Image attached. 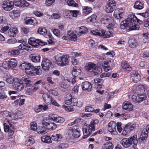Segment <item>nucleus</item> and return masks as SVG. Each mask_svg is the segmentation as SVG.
<instances>
[{
    "label": "nucleus",
    "instance_id": "obj_1",
    "mask_svg": "<svg viewBox=\"0 0 149 149\" xmlns=\"http://www.w3.org/2000/svg\"><path fill=\"white\" fill-rule=\"evenodd\" d=\"M136 22L139 24L143 23L142 20L138 19L134 14L129 15L126 19L121 22L120 27L122 29H125L127 31L132 30H138L139 26L136 24Z\"/></svg>",
    "mask_w": 149,
    "mask_h": 149
},
{
    "label": "nucleus",
    "instance_id": "obj_2",
    "mask_svg": "<svg viewBox=\"0 0 149 149\" xmlns=\"http://www.w3.org/2000/svg\"><path fill=\"white\" fill-rule=\"evenodd\" d=\"M20 66L22 69L25 70L26 74L29 75H33L35 73L38 75L40 74V66L34 67L31 63L27 62H24Z\"/></svg>",
    "mask_w": 149,
    "mask_h": 149
},
{
    "label": "nucleus",
    "instance_id": "obj_3",
    "mask_svg": "<svg viewBox=\"0 0 149 149\" xmlns=\"http://www.w3.org/2000/svg\"><path fill=\"white\" fill-rule=\"evenodd\" d=\"M95 123L94 121L91 122L89 125H84L82 128L84 137L83 138H86L92 133V131L95 130Z\"/></svg>",
    "mask_w": 149,
    "mask_h": 149
},
{
    "label": "nucleus",
    "instance_id": "obj_4",
    "mask_svg": "<svg viewBox=\"0 0 149 149\" xmlns=\"http://www.w3.org/2000/svg\"><path fill=\"white\" fill-rule=\"evenodd\" d=\"M42 125L47 129L52 130H55L57 127V125L53 121H50L48 119L43 120Z\"/></svg>",
    "mask_w": 149,
    "mask_h": 149
},
{
    "label": "nucleus",
    "instance_id": "obj_5",
    "mask_svg": "<svg viewBox=\"0 0 149 149\" xmlns=\"http://www.w3.org/2000/svg\"><path fill=\"white\" fill-rule=\"evenodd\" d=\"M29 44L34 47H38L39 45L43 46L45 45L47 43H45L41 40L36 39L34 38H30L29 40Z\"/></svg>",
    "mask_w": 149,
    "mask_h": 149
},
{
    "label": "nucleus",
    "instance_id": "obj_6",
    "mask_svg": "<svg viewBox=\"0 0 149 149\" xmlns=\"http://www.w3.org/2000/svg\"><path fill=\"white\" fill-rule=\"evenodd\" d=\"M69 56L64 55L59 57L57 60V62L59 65L64 66L68 65L69 61L68 59Z\"/></svg>",
    "mask_w": 149,
    "mask_h": 149
},
{
    "label": "nucleus",
    "instance_id": "obj_7",
    "mask_svg": "<svg viewBox=\"0 0 149 149\" xmlns=\"http://www.w3.org/2000/svg\"><path fill=\"white\" fill-rule=\"evenodd\" d=\"M13 2L10 1H4L2 5L4 9L6 10L9 11L12 10L13 7Z\"/></svg>",
    "mask_w": 149,
    "mask_h": 149
},
{
    "label": "nucleus",
    "instance_id": "obj_8",
    "mask_svg": "<svg viewBox=\"0 0 149 149\" xmlns=\"http://www.w3.org/2000/svg\"><path fill=\"white\" fill-rule=\"evenodd\" d=\"M52 63L47 58L44 59L42 63V66L43 70L45 71L48 70Z\"/></svg>",
    "mask_w": 149,
    "mask_h": 149
},
{
    "label": "nucleus",
    "instance_id": "obj_9",
    "mask_svg": "<svg viewBox=\"0 0 149 149\" xmlns=\"http://www.w3.org/2000/svg\"><path fill=\"white\" fill-rule=\"evenodd\" d=\"M146 96L145 94H139L136 96L134 95L132 96V100L134 102H140L146 100Z\"/></svg>",
    "mask_w": 149,
    "mask_h": 149
},
{
    "label": "nucleus",
    "instance_id": "obj_10",
    "mask_svg": "<svg viewBox=\"0 0 149 149\" xmlns=\"http://www.w3.org/2000/svg\"><path fill=\"white\" fill-rule=\"evenodd\" d=\"M82 89L83 91H87L90 92L92 91V86L89 82H83L81 85Z\"/></svg>",
    "mask_w": 149,
    "mask_h": 149
},
{
    "label": "nucleus",
    "instance_id": "obj_11",
    "mask_svg": "<svg viewBox=\"0 0 149 149\" xmlns=\"http://www.w3.org/2000/svg\"><path fill=\"white\" fill-rule=\"evenodd\" d=\"M116 124L114 121H111L109 123L108 125V130L111 133H113V134H116Z\"/></svg>",
    "mask_w": 149,
    "mask_h": 149
},
{
    "label": "nucleus",
    "instance_id": "obj_12",
    "mask_svg": "<svg viewBox=\"0 0 149 149\" xmlns=\"http://www.w3.org/2000/svg\"><path fill=\"white\" fill-rule=\"evenodd\" d=\"M13 87L16 90L20 91L23 90L24 88V85L22 82H21V80L17 79V81H15L13 85Z\"/></svg>",
    "mask_w": 149,
    "mask_h": 149
},
{
    "label": "nucleus",
    "instance_id": "obj_13",
    "mask_svg": "<svg viewBox=\"0 0 149 149\" xmlns=\"http://www.w3.org/2000/svg\"><path fill=\"white\" fill-rule=\"evenodd\" d=\"M128 139L130 145H132V147L135 148L138 143L137 135H134L129 137Z\"/></svg>",
    "mask_w": 149,
    "mask_h": 149
},
{
    "label": "nucleus",
    "instance_id": "obj_14",
    "mask_svg": "<svg viewBox=\"0 0 149 149\" xmlns=\"http://www.w3.org/2000/svg\"><path fill=\"white\" fill-rule=\"evenodd\" d=\"M131 78L135 83L137 82L141 79L140 75L135 71H133L131 73Z\"/></svg>",
    "mask_w": 149,
    "mask_h": 149
},
{
    "label": "nucleus",
    "instance_id": "obj_15",
    "mask_svg": "<svg viewBox=\"0 0 149 149\" xmlns=\"http://www.w3.org/2000/svg\"><path fill=\"white\" fill-rule=\"evenodd\" d=\"M124 12V10L122 8H118L114 11L113 15L117 19L122 18V14Z\"/></svg>",
    "mask_w": 149,
    "mask_h": 149
},
{
    "label": "nucleus",
    "instance_id": "obj_16",
    "mask_svg": "<svg viewBox=\"0 0 149 149\" xmlns=\"http://www.w3.org/2000/svg\"><path fill=\"white\" fill-rule=\"evenodd\" d=\"M42 98L47 104L48 105L51 104L53 100L52 96L47 94L44 93L42 95Z\"/></svg>",
    "mask_w": 149,
    "mask_h": 149
},
{
    "label": "nucleus",
    "instance_id": "obj_17",
    "mask_svg": "<svg viewBox=\"0 0 149 149\" xmlns=\"http://www.w3.org/2000/svg\"><path fill=\"white\" fill-rule=\"evenodd\" d=\"M148 132L146 131V130L144 129L142 130L139 137V139L141 142H145L146 141L148 136Z\"/></svg>",
    "mask_w": 149,
    "mask_h": 149
},
{
    "label": "nucleus",
    "instance_id": "obj_18",
    "mask_svg": "<svg viewBox=\"0 0 149 149\" xmlns=\"http://www.w3.org/2000/svg\"><path fill=\"white\" fill-rule=\"evenodd\" d=\"M123 108L125 110L130 111L132 110L133 106L130 102L128 101H125L123 103Z\"/></svg>",
    "mask_w": 149,
    "mask_h": 149
},
{
    "label": "nucleus",
    "instance_id": "obj_19",
    "mask_svg": "<svg viewBox=\"0 0 149 149\" xmlns=\"http://www.w3.org/2000/svg\"><path fill=\"white\" fill-rule=\"evenodd\" d=\"M21 81L22 83L24 82L26 86H30L31 84V81L29 77L27 76H25L22 77L21 79Z\"/></svg>",
    "mask_w": 149,
    "mask_h": 149
},
{
    "label": "nucleus",
    "instance_id": "obj_20",
    "mask_svg": "<svg viewBox=\"0 0 149 149\" xmlns=\"http://www.w3.org/2000/svg\"><path fill=\"white\" fill-rule=\"evenodd\" d=\"M96 66V65L95 64L89 63L87 65H86L85 69L87 71L89 72H93Z\"/></svg>",
    "mask_w": 149,
    "mask_h": 149
},
{
    "label": "nucleus",
    "instance_id": "obj_21",
    "mask_svg": "<svg viewBox=\"0 0 149 149\" xmlns=\"http://www.w3.org/2000/svg\"><path fill=\"white\" fill-rule=\"evenodd\" d=\"M30 59L33 62H38L40 61V56L39 55L31 54L29 56Z\"/></svg>",
    "mask_w": 149,
    "mask_h": 149
},
{
    "label": "nucleus",
    "instance_id": "obj_22",
    "mask_svg": "<svg viewBox=\"0 0 149 149\" xmlns=\"http://www.w3.org/2000/svg\"><path fill=\"white\" fill-rule=\"evenodd\" d=\"M87 28L84 26H81L79 28H78L77 29V31L78 35L79 36H81V34H84L86 33L87 32Z\"/></svg>",
    "mask_w": 149,
    "mask_h": 149
},
{
    "label": "nucleus",
    "instance_id": "obj_23",
    "mask_svg": "<svg viewBox=\"0 0 149 149\" xmlns=\"http://www.w3.org/2000/svg\"><path fill=\"white\" fill-rule=\"evenodd\" d=\"M67 37L70 40H71L75 41L77 40V36L76 34L74 32L70 31L68 32L67 34Z\"/></svg>",
    "mask_w": 149,
    "mask_h": 149
},
{
    "label": "nucleus",
    "instance_id": "obj_24",
    "mask_svg": "<svg viewBox=\"0 0 149 149\" xmlns=\"http://www.w3.org/2000/svg\"><path fill=\"white\" fill-rule=\"evenodd\" d=\"M17 33V29L16 27L11 28L8 32V34L10 37H13L16 36Z\"/></svg>",
    "mask_w": 149,
    "mask_h": 149
},
{
    "label": "nucleus",
    "instance_id": "obj_25",
    "mask_svg": "<svg viewBox=\"0 0 149 149\" xmlns=\"http://www.w3.org/2000/svg\"><path fill=\"white\" fill-rule=\"evenodd\" d=\"M4 126V131L6 132H8L10 133V134H12L13 133L14 131V130L13 127H9L8 125H6V123H4L3 124Z\"/></svg>",
    "mask_w": 149,
    "mask_h": 149
},
{
    "label": "nucleus",
    "instance_id": "obj_26",
    "mask_svg": "<svg viewBox=\"0 0 149 149\" xmlns=\"http://www.w3.org/2000/svg\"><path fill=\"white\" fill-rule=\"evenodd\" d=\"M52 137L50 136H43L41 137V141L45 143H51L52 141L51 140Z\"/></svg>",
    "mask_w": 149,
    "mask_h": 149
},
{
    "label": "nucleus",
    "instance_id": "obj_27",
    "mask_svg": "<svg viewBox=\"0 0 149 149\" xmlns=\"http://www.w3.org/2000/svg\"><path fill=\"white\" fill-rule=\"evenodd\" d=\"M81 72V70L80 68L78 69L76 66L74 67L72 70V75L75 77L79 75Z\"/></svg>",
    "mask_w": 149,
    "mask_h": 149
},
{
    "label": "nucleus",
    "instance_id": "obj_28",
    "mask_svg": "<svg viewBox=\"0 0 149 149\" xmlns=\"http://www.w3.org/2000/svg\"><path fill=\"white\" fill-rule=\"evenodd\" d=\"M120 143L124 147L127 148L131 145L128 139L124 138L121 141Z\"/></svg>",
    "mask_w": 149,
    "mask_h": 149
},
{
    "label": "nucleus",
    "instance_id": "obj_29",
    "mask_svg": "<svg viewBox=\"0 0 149 149\" xmlns=\"http://www.w3.org/2000/svg\"><path fill=\"white\" fill-rule=\"evenodd\" d=\"M62 136L60 134H54L52 136V140L56 141L58 142L61 140Z\"/></svg>",
    "mask_w": 149,
    "mask_h": 149
},
{
    "label": "nucleus",
    "instance_id": "obj_30",
    "mask_svg": "<svg viewBox=\"0 0 149 149\" xmlns=\"http://www.w3.org/2000/svg\"><path fill=\"white\" fill-rule=\"evenodd\" d=\"M144 7V4L140 1H137L135 3L134 7L136 9L141 10L143 9Z\"/></svg>",
    "mask_w": 149,
    "mask_h": 149
},
{
    "label": "nucleus",
    "instance_id": "obj_31",
    "mask_svg": "<svg viewBox=\"0 0 149 149\" xmlns=\"http://www.w3.org/2000/svg\"><path fill=\"white\" fill-rule=\"evenodd\" d=\"M129 46L133 48H135L137 45V43L134 39H131L129 40Z\"/></svg>",
    "mask_w": 149,
    "mask_h": 149
},
{
    "label": "nucleus",
    "instance_id": "obj_32",
    "mask_svg": "<svg viewBox=\"0 0 149 149\" xmlns=\"http://www.w3.org/2000/svg\"><path fill=\"white\" fill-rule=\"evenodd\" d=\"M100 36H103L104 38H108L111 36V33L110 31H106L104 30H101Z\"/></svg>",
    "mask_w": 149,
    "mask_h": 149
},
{
    "label": "nucleus",
    "instance_id": "obj_33",
    "mask_svg": "<svg viewBox=\"0 0 149 149\" xmlns=\"http://www.w3.org/2000/svg\"><path fill=\"white\" fill-rule=\"evenodd\" d=\"M8 63L10 67L14 68L15 67L17 64V61L15 58H11L8 61Z\"/></svg>",
    "mask_w": 149,
    "mask_h": 149
},
{
    "label": "nucleus",
    "instance_id": "obj_34",
    "mask_svg": "<svg viewBox=\"0 0 149 149\" xmlns=\"http://www.w3.org/2000/svg\"><path fill=\"white\" fill-rule=\"evenodd\" d=\"M37 132L38 133L44 134L47 132V130L46 127H43L42 126L38 127L37 129Z\"/></svg>",
    "mask_w": 149,
    "mask_h": 149
},
{
    "label": "nucleus",
    "instance_id": "obj_35",
    "mask_svg": "<svg viewBox=\"0 0 149 149\" xmlns=\"http://www.w3.org/2000/svg\"><path fill=\"white\" fill-rule=\"evenodd\" d=\"M113 145L109 141L104 144L102 147V149H113Z\"/></svg>",
    "mask_w": 149,
    "mask_h": 149
},
{
    "label": "nucleus",
    "instance_id": "obj_36",
    "mask_svg": "<svg viewBox=\"0 0 149 149\" xmlns=\"http://www.w3.org/2000/svg\"><path fill=\"white\" fill-rule=\"evenodd\" d=\"M27 87V91L29 93L34 92L38 89L40 88L39 86L36 87L35 86H31V85Z\"/></svg>",
    "mask_w": 149,
    "mask_h": 149
},
{
    "label": "nucleus",
    "instance_id": "obj_37",
    "mask_svg": "<svg viewBox=\"0 0 149 149\" xmlns=\"http://www.w3.org/2000/svg\"><path fill=\"white\" fill-rule=\"evenodd\" d=\"M19 15V13L18 11L17 10H13L11 11L10 14L11 17L13 18L18 17Z\"/></svg>",
    "mask_w": 149,
    "mask_h": 149
},
{
    "label": "nucleus",
    "instance_id": "obj_38",
    "mask_svg": "<svg viewBox=\"0 0 149 149\" xmlns=\"http://www.w3.org/2000/svg\"><path fill=\"white\" fill-rule=\"evenodd\" d=\"M82 10L83 13L86 14H89L92 11V9L91 8L88 6L83 7Z\"/></svg>",
    "mask_w": 149,
    "mask_h": 149
},
{
    "label": "nucleus",
    "instance_id": "obj_39",
    "mask_svg": "<svg viewBox=\"0 0 149 149\" xmlns=\"http://www.w3.org/2000/svg\"><path fill=\"white\" fill-rule=\"evenodd\" d=\"M72 132V134L73 137L75 138H78L79 137L80 133L79 132L75 129H71Z\"/></svg>",
    "mask_w": 149,
    "mask_h": 149
},
{
    "label": "nucleus",
    "instance_id": "obj_40",
    "mask_svg": "<svg viewBox=\"0 0 149 149\" xmlns=\"http://www.w3.org/2000/svg\"><path fill=\"white\" fill-rule=\"evenodd\" d=\"M56 117L55 115L54 114H50L49 115L48 118H45L43 120H46L48 119L50 121L55 122Z\"/></svg>",
    "mask_w": 149,
    "mask_h": 149
},
{
    "label": "nucleus",
    "instance_id": "obj_41",
    "mask_svg": "<svg viewBox=\"0 0 149 149\" xmlns=\"http://www.w3.org/2000/svg\"><path fill=\"white\" fill-rule=\"evenodd\" d=\"M68 147V144L65 143H60L58 146H56L55 149H66Z\"/></svg>",
    "mask_w": 149,
    "mask_h": 149
},
{
    "label": "nucleus",
    "instance_id": "obj_42",
    "mask_svg": "<svg viewBox=\"0 0 149 149\" xmlns=\"http://www.w3.org/2000/svg\"><path fill=\"white\" fill-rule=\"evenodd\" d=\"M143 42L144 43L148 42L149 40V33L147 32L143 34Z\"/></svg>",
    "mask_w": 149,
    "mask_h": 149
},
{
    "label": "nucleus",
    "instance_id": "obj_43",
    "mask_svg": "<svg viewBox=\"0 0 149 149\" xmlns=\"http://www.w3.org/2000/svg\"><path fill=\"white\" fill-rule=\"evenodd\" d=\"M18 48L19 51H23L25 52L26 50L28 51L29 49L28 47L22 43L19 45L18 47Z\"/></svg>",
    "mask_w": 149,
    "mask_h": 149
},
{
    "label": "nucleus",
    "instance_id": "obj_44",
    "mask_svg": "<svg viewBox=\"0 0 149 149\" xmlns=\"http://www.w3.org/2000/svg\"><path fill=\"white\" fill-rule=\"evenodd\" d=\"M67 3L68 6L74 7H78V4L73 0H68Z\"/></svg>",
    "mask_w": 149,
    "mask_h": 149
},
{
    "label": "nucleus",
    "instance_id": "obj_45",
    "mask_svg": "<svg viewBox=\"0 0 149 149\" xmlns=\"http://www.w3.org/2000/svg\"><path fill=\"white\" fill-rule=\"evenodd\" d=\"M62 107L65 109V111L68 112L72 111H74V107L73 105L66 106L63 105Z\"/></svg>",
    "mask_w": 149,
    "mask_h": 149
},
{
    "label": "nucleus",
    "instance_id": "obj_46",
    "mask_svg": "<svg viewBox=\"0 0 149 149\" xmlns=\"http://www.w3.org/2000/svg\"><path fill=\"white\" fill-rule=\"evenodd\" d=\"M122 67L128 70H130L131 69V67H130L129 65L126 62H122L121 63Z\"/></svg>",
    "mask_w": 149,
    "mask_h": 149
},
{
    "label": "nucleus",
    "instance_id": "obj_47",
    "mask_svg": "<svg viewBox=\"0 0 149 149\" xmlns=\"http://www.w3.org/2000/svg\"><path fill=\"white\" fill-rule=\"evenodd\" d=\"M8 54L12 56L18 55L20 54V52L18 49H13L9 52Z\"/></svg>",
    "mask_w": 149,
    "mask_h": 149
},
{
    "label": "nucleus",
    "instance_id": "obj_48",
    "mask_svg": "<svg viewBox=\"0 0 149 149\" xmlns=\"http://www.w3.org/2000/svg\"><path fill=\"white\" fill-rule=\"evenodd\" d=\"M80 14V12L78 10H74L70 11V15L76 17L78 15Z\"/></svg>",
    "mask_w": 149,
    "mask_h": 149
},
{
    "label": "nucleus",
    "instance_id": "obj_49",
    "mask_svg": "<svg viewBox=\"0 0 149 149\" xmlns=\"http://www.w3.org/2000/svg\"><path fill=\"white\" fill-rule=\"evenodd\" d=\"M36 21L35 19L30 18L27 19L25 21V23L26 24H29L34 25L35 24Z\"/></svg>",
    "mask_w": 149,
    "mask_h": 149
},
{
    "label": "nucleus",
    "instance_id": "obj_50",
    "mask_svg": "<svg viewBox=\"0 0 149 149\" xmlns=\"http://www.w3.org/2000/svg\"><path fill=\"white\" fill-rule=\"evenodd\" d=\"M47 32V29L44 27L39 28L38 30V32L41 34L43 35Z\"/></svg>",
    "mask_w": 149,
    "mask_h": 149
},
{
    "label": "nucleus",
    "instance_id": "obj_51",
    "mask_svg": "<svg viewBox=\"0 0 149 149\" xmlns=\"http://www.w3.org/2000/svg\"><path fill=\"white\" fill-rule=\"evenodd\" d=\"M102 71V68L100 67H97L96 66L93 72L95 75H97L98 74L101 73Z\"/></svg>",
    "mask_w": 149,
    "mask_h": 149
},
{
    "label": "nucleus",
    "instance_id": "obj_52",
    "mask_svg": "<svg viewBox=\"0 0 149 149\" xmlns=\"http://www.w3.org/2000/svg\"><path fill=\"white\" fill-rule=\"evenodd\" d=\"M10 113L8 111H5L3 112L2 115L4 118H6V119L9 120V118L10 117Z\"/></svg>",
    "mask_w": 149,
    "mask_h": 149
},
{
    "label": "nucleus",
    "instance_id": "obj_53",
    "mask_svg": "<svg viewBox=\"0 0 149 149\" xmlns=\"http://www.w3.org/2000/svg\"><path fill=\"white\" fill-rule=\"evenodd\" d=\"M65 121L64 119L61 117H56L55 122L58 123H62Z\"/></svg>",
    "mask_w": 149,
    "mask_h": 149
},
{
    "label": "nucleus",
    "instance_id": "obj_54",
    "mask_svg": "<svg viewBox=\"0 0 149 149\" xmlns=\"http://www.w3.org/2000/svg\"><path fill=\"white\" fill-rule=\"evenodd\" d=\"M116 5L115 1L113 0H109L107 2V6L115 8Z\"/></svg>",
    "mask_w": 149,
    "mask_h": 149
},
{
    "label": "nucleus",
    "instance_id": "obj_55",
    "mask_svg": "<svg viewBox=\"0 0 149 149\" xmlns=\"http://www.w3.org/2000/svg\"><path fill=\"white\" fill-rule=\"evenodd\" d=\"M115 7L107 5L106 11L107 13H111L113 11Z\"/></svg>",
    "mask_w": 149,
    "mask_h": 149
},
{
    "label": "nucleus",
    "instance_id": "obj_56",
    "mask_svg": "<svg viewBox=\"0 0 149 149\" xmlns=\"http://www.w3.org/2000/svg\"><path fill=\"white\" fill-rule=\"evenodd\" d=\"M109 63H111V61H110L109 62L107 61L106 62L104 63V65H106V66H104V69L106 71H108L110 69V65H108Z\"/></svg>",
    "mask_w": 149,
    "mask_h": 149
},
{
    "label": "nucleus",
    "instance_id": "obj_57",
    "mask_svg": "<svg viewBox=\"0 0 149 149\" xmlns=\"http://www.w3.org/2000/svg\"><path fill=\"white\" fill-rule=\"evenodd\" d=\"M30 125L31 128L32 130L35 131L37 130L38 128H37V124L35 122H31V123Z\"/></svg>",
    "mask_w": 149,
    "mask_h": 149
},
{
    "label": "nucleus",
    "instance_id": "obj_58",
    "mask_svg": "<svg viewBox=\"0 0 149 149\" xmlns=\"http://www.w3.org/2000/svg\"><path fill=\"white\" fill-rule=\"evenodd\" d=\"M29 6V4L24 0H21V4L20 7H24Z\"/></svg>",
    "mask_w": 149,
    "mask_h": 149
},
{
    "label": "nucleus",
    "instance_id": "obj_59",
    "mask_svg": "<svg viewBox=\"0 0 149 149\" xmlns=\"http://www.w3.org/2000/svg\"><path fill=\"white\" fill-rule=\"evenodd\" d=\"M11 26L10 24H7V25L6 26H4L3 28L1 29L3 33L6 31L8 30L9 28Z\"/></svg>",
    "mask_w": 149,
    "mask_h": 149
},
{
    "label": "nucleus",
    "instance_id": "obj_60",
    "mask_svg": "<svg viewBox=\"0 0 149 149\" xmlns=\"http://www.w3.org/2000/svg\"><path fill=\"white\" fill-rule=\"evenodd\" d=\"M2 67L5 69L7 70L10 67L9 64H8V62L6 61H4L2 64Z\"/></svg>",
    "mask_w": 149,
    "mask_h": 149
},
{
    "label": "nucleus",
    "instance_id": "obj_61",
    "mask_svg": "<svg viewBox=\"0 0 149 149\" xmlns=\"http://www.w3.org/2000/svg\"><path fill=\"white\" fill-rule=\"evenodd\" d=\"M85 110L86 112H91L93 113V111H94V108L91 106H87L86 107Z\"/></svg>",
    "mask_w": 149,
    "mask_h": 149
},
{
    "label": "nucleus",
    "instance_id": "obj_62",
    "mask_svg": "<svg viewBox=\"0 0 149 149\" xmlns=\"http://www.w3.org/2000/svg\"><path fill=\"white\" fill-rule=\"evenodd\" d=\"M25 100L24 99H17L15 101V103H16L17 104L18 103H19V105L21 106L24 104Z\"/></svg>",
    "mask_w": 149,
    "mask_h": 149
},
{
    "label": "nucleus",
    "instance_id": "obj_63",
    "mask_svg": "<svg viewBox=\"0 0 149 149\" xmlns=\"http://www.w3.org/2000/svg\"><path fill=\"white\" fill-rule=\"evenodd\" d=\"M6 82L9 84H13V82H14L16 81L12 77H10L6 79Z\"/></svg>",
    "mask_w": 149,
    "mask_h": 149
},
{
    "label": "nucleus",
    "instance_id": "obj_64",
    "mask_svg": "<svg viewBox=\"0 0 149 149\" xmlns=\"http://www.w3.org/2000/svg\"><path fill=\"white\" fill-rule=\"evenodd\" d=\"M26 142L27 146H29L33 143L34 141L32 138H28L26 140Z\"/></svg>",
    "mask_w": 149,
    "mask_h": 149
}]
</instances>
